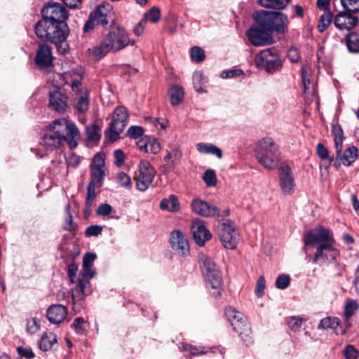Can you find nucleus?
Instances as JSON below:
<instances>
[{"mask_svg":"<svg viewBox=\"0 0 359 359\" xmlns=\"http://www.w3.org/2000/svg\"><path fill=\"white\" fill-rule=\"evenodd\" d=\"M265 288V279L263 276L259 277L255 288V294L258 297H262L264 294Z\"/></svg>","mask_w":359,"mask_h":359,"instance_id":"56","label":"nucleus"},{"mask_svg":"<svg viewBox=\"0 0 359 359\" xmlns=\"http://www.w3.org/2000/svg\"><path fill=\"white\" fill-rule=\"evenodd\" d=\"M96 257V255L93 252L86 253L83 256V269L79 273L76 285L72 289V299L74 309L76 302L83 299L93 292L90 280L95 275V272L91 269V266Z\"/></svg>","mask_w":359,"mask_h":359,"instance_id":"3","label":"nucleus"},{"mask_svg":"<svg viewBox=\"0 0 359 359\" xmlns=\"http://www.w3.org/2000/svg\"><path fill=\"white\" fill-rule=\"evenodd\" d=\"M113 211V208L108 203H102L96 210L98 215L106 217L109 215Z\"/></svg>","mask_w":359,"mask_h":359,"instance_id":"52","label":"nucleus"},{"mask_svg":"<svg viewBox=\"0 0 359 359\" xmlns=\"http://www.w3.org/2000/svg\"><path fill=\"white\" fill-rule=\"evenodd\" d=\"M102 227L99 225H91L86 229V236H97L102 233Z\"/></svg>","mask_w":359,"mask_h":359,"instance_id":"58","label":"nucleus"},{"mask_svg":"<svg viewBox=\"0 0 359 359\" xmlns=\"http://www.w3.org/2000/svg\"><path fill=\"white\" fill-rule=\"evenodd\" d=\"M114 157L116 159V165H117L118 166L122 165L125 161L124 152L121 149H116L114 151Z\"/></svg>","mask_w":359,"mask_h":359,"instance_id":"62","label":"nucleus"},{"mask_svg":"<svg viewBox=\"0 0 359 359\" xmlns=\"http://www.w3.org/2000/svg\"><path fill=\"white\" fill-rule=\"evenodd\" d=\"M203 179L208 187H213L217 184L216 175L212 170H207L204 172Z\"/></svg>","mask_w":359,"mask_h":359,"instance_id":"47","label":"nucleus"},{"mask_svg":"<svg viewBox=\"0 0 359 359\" xmlns=\"http://www.w3.org/2000/svg\"><path fill=\"white\" fill-rule=\"evenodd\" d=\"M218 234L225 248L233 250L236 248L240 235L236 226L231 220L225 219L219 223Z\"/></svg>","mask_w":359,"mask_h":359,"instance_id":"10","label":"nucleus"},{"mask_svg":"<svg viewBox=\"0 0 359 359\" xmlns=\"http://www.w3.org/2000/svg\"><path fill=\"white\" fill-rule=\"evenodd\" d=\"M97 184L95 182H90L87 189L86 198L95 199V188Z\"/></svg>","mask_w":359,"mask_h":359,"instance_id":"64","label":"nucleus"},{"mask_svg":"<svg viewBox=\"0 0 359 359\" xmlns=\"http://www.w3.org/2000/svg\"><path fill=\"white\" fill-rule=\"evenodd\" d=\"M144 18L147 21L156 23L161 18V11L157 7H152L148 12L144 13Z\"/></svg>","mask_w":359,"mask_h":359,"instance_id":"45","label":"nucleus"},{"mask_svg":"<svg viewBox=\"0 0 359 359\" xmlns=\"http://www.w3.org/2000/svg\"><path fill=\"white\" fill-rule=\"evenodd\" d=\"M316 150H317V154L319 156V158H320L321 159H328L329 160V163L325 167V168H328L330 166L332 162L334 161V157L329 156V151H328L327 149L321 143H319L317 144Z\"/></svg>","mask_w":359,"mask_h":359,"instance_id":"43","label":"nucleus"},{"mask_svg":"<svg viewBox=\"0 0 359 359\" xmlns=\"http://www.w3.org/2000/svg\"><path fill=\"white\" fill-rule=\"evenodd\" d=\"M104 159L99 154H96L90 166V182H95L97 187H100L102 185L104 176Z\"/></svg>","mask_w":359,"mask_h":359,"instance_id":"21","label":"nucleus"},{"mask_svg":"<svg viewBox=\"0 0 359 359\" xmlns=\"http://www.w3.org/2000/svg\"><path fill=\"white\" fill-rule=\"evenodd\" d=\"M305 320L302 318L290 317L288 320V327L292 332H299L302 329Z\"/></svg>","mask_w":359,"mask_h":359,"instance_id":"42","label":"nucleus"},{"mask_svg":"<svg viewBox=\"0 0 359 359\" xmlns=\"http://www.w3.org/2000/svg\"><path fill=\"white\" fill-rule=\"evenodd\" d=\"M130 43L128 35L124 28L113 26L101 43L95 48L94 55L103 57L109 51H118Z\"/></svg>","mask_w":359,"mask_h":359,"instance_id":"4","label":"nucleus"},{"mask_svg":"<svg viewBox=\"0 0 359 359\" xmlns=\"http://www.w3.org/2000/svg\"><path fill=\"white\" fill-rule=\"evenodd\" d=\"M197 151L201 154H213L218 158H222V150L217 146L213 145L210 143L200 142L196 144Z\"/></svg>","mask_w":359,"mask_h":359,"instance_id":"30","label":"nucleus"},{"mask_svg":"<svg viewBox=\"0 0 359 359\" xmlns=\"http://www.w3.org/2000/svg\"><path fill=\"white\" fill-rule=\"evenodd\" d=\"M67 166L76 168L81 162L80 157L74 153H70L66 158Z\"/></svg>","mask_w":359,"mask_h":359,"instance_id":"55","label":"nucleus"},{"mask_svg":"<svg viewBox=\"0 0 359 359\" xmlns=\"http://www.w3.org/2000/svg\"><path fill=\"white\" fill-rule=\"evenodd\" d=\"M290 283V278L287 274L278 276L276 280V286L280 290H285Z\"/></svg>","mask_w":359,"mask_h":359,"instance_id":"49","label":"nucleus"},{"mask_svg":"<svg viewBox=\"0 0 359 359\" xmlns=\"http://www.w3.org/2000/svg\"><path fill=\"white\" fill-rule=\"evenodd\" d=\"M342 149L338 154L336 151V159L334 165L338 168L341 165L346 166L351 165L357 158L358 150L355 146H351L346 149L344 154H341Z\"/></svg>","mask_w":359,"mask_h":359,"instance_id":"22","label":"nucleus"},{"mask_svg":"<svg viewBox=\"0 0 359 359\" xmlns=\"http://www.w3.org/2000/svg\"><path fill=\"white\" fill-rule=\"evenodd\" d=\"M161 149L160 144L155 140H149L148 147L146 153L156 154Z\"/></svg>","mask_w":359,"mask_h":359,"instance_id":"57","label":"nucleus"},{"mask_svg":"<svg viewBox=\"0 0 359 359\" xmlns=\"http://www.w3.org/2000/svg\"><path fill=\"white\" fill-rule=\"evenodd\" d=\"M74 105L75 109L81 114L85 113L89 107L88 92L85 90L76 93Z\"/></svg>","mask_w":359,"mask_h":359,"instance_id":"29","label":"nucleus"},{"mask_svg":"<svg viewBox=\"0 0 359 359\" xmlns=\"http://www.w3.org/2000/svg\"><path fill=\"white\" fill-rule=\"evenodd\" d=\"M193 238L198 246H204L206 241L212 238L211 232L206 228L205 223L199 219H194L191 225Z\"/></svg>","mask_w":359,"mask_h":359,"instance_id":"18","label":"nucleus"},{"mask_svg":"<svg viewBox=\"0 0 359 359\" xmlns=\"http://www.w3.org/2000/svg\"><path fill=\"white\" fill-rule=\"evenodd\" d=\"M246 35L248 40L255 46L269 45L273 41L272 35L269 30L258 25L250 28L247 31Z\"/></svg>","mask_w":359,"mask_h":359,"instance_id":"15","label":"nucleus"},{"mask_svg":"<svg viewBox=\"0 0 359 359\" xmlns=\"http://www.w3.org/2000/svg\"><path fill=\"white\" fill-rule=\"evenodd\" d=\"M192 210L203 217H219L220 211L215 205H211L207 202L199 198H196L191 202Z\"/></svg>","mask_w":359,"mask_h":359,"instance_id":"20","label":"nucleus"},{"mask_svg":"<svg viewBox=\"0 0 359 359\" xmlns=\"http://www.w3.org/2000/svg\"><path fill=\"white\" fill-rule=\"evenodd\" d=\"M41 327L40 320L36 318H31L27 322V331L30 334L37 332Z\"/></svg>","mask_w":359,"mask_h":359,"instance_id":"46","label":"nucleus"},{"mask_svg":"<svg viewBox=\"0 0 359 359\" xmlns=\"http://www.w3.org/2000/svg\"><path fill=\"white\" fill-rule=\"evenodd\" d=\"M127 134L131 138L137 139L142 135L143 128L137 126H131L128 128Z\"/></svg>","mask_w":359,"mask_h":359,"instance_id":"53","label":"nucleus"},{"mask_svg":"<svg viewBox=\"0 0 359 359\" xmlns=\"http://www.w3.org/2000/svg\"><path fill=\"white\" fill-rule=\"evenodd\" d=\"M279 185L284 194H292L295 187L294 177L291 168L282 165L278 169Z\"/></svg>","mask_w":359,"mask_h":359,"instance_id":"16","label":"nucleus"},{"mask_svg":"<svg viewBox=\"0 0 359 359\" xmlns=\"http://www.w3.org/2000/svg\"><path fill=\"white\" fill-rule=\"evenodd\" d=\"M243 71L241 69H231V70H224L221 74V77L222 79H228V78H234L243 74Z\"/></svg>","mask_w":359,"mask_h":359,"instance_id":"59","label":"nucleus"},{"mask_svg":"<svg viewBox=\"0 0 359 359\" xmlns=\"http://www.w3.org/2000/svg\"><path fill=\"white\" fill-rule=\"evenodd\" d=\"M258 25L266 28L272 34H283L288 31L290 20L286 14L280 11H257L254 16Z\"/></svg>","mask_w":359,"mask_h":359,"instance_id":"5","label":"nucleus"},{"mask_svg":"<svg viewBox=\"0 0 359 359\" xmlns=\"http://www.w3.org/2000/svg\"><path fill=\"white\" fill-rule=\"evenodd\" d=\"M358 309L359 306L357 300L353 299H347L346 300L343 312V319L346 329L351 327V323L350 320Z\"/></svg>","mask_w":359,"mask_h":359,"instance_id":"27","label":"nucleus"},{"mask_svg":"<svg viewBox=\"0 0 359 359\" xmlns=\"http://www.w3.org/2000/svg\"><path fill=\"white\" fill-rule=\"evenodd\" d=\"M63 136L60 133H57V129L53 127V123L48 127V132L43 136L40 142L39 150L43 152H36L39 158H43L47 153L59 148L63 143Z\"/></svg>","mask_w":359,"mask_h":359,"instance_id":"11","label":"nucleus"},{"mask_svg":"<svg viewBox=\"0 0 359 359\" xmlns=\"http://www.w3.org/2000/svg\"><path fill=\"white\" fill-rule=\"evenodd\" d=\"M358 22V18L348 12L339 13L334 20L335 27L340 30H350L355 27Z\"/></svg>","mask_w":359,"mask_h":359,"instance_id":"23","label":"nucleus"},{"mask_svg":"<svg viewBox=\"0 0 359 359\" xmlns=\"http://www.w3.org/2000/svg\"><path fill=\"white\" fill-rule=\"evenodd\" d=\"M289 0H258L260 6L265 8L283 10L288 4Z\"/></svg>","mask_w":359,"mask_h":359,"instance_id":"35","label":"nucleus"},{"mask_svg":"<svg viewBox=\"0 0 359 359\" xmlns=\"http://www.w3.org/2000/svg\"><path fill=\"white\" fill-rule=\"evenodd\" d=\"M128 113L126 107H117L114 111L112 120L109 126V134L108 135L111 140H116L119 135L123 131L128 123Z\"/></svg>","mask_w":359,"mask_h":359,"instance_id":"13","label":"nucleus"},{"mask_svg":"<svg viewBox=\"0 0 359 359\" xmlns=\"http://www.w3.org/2000/svg\"><path fill=\"white\" fill-rule=\"evenodd\" d=\"M225 315L233 330L238 333L245 345L250 346L252 344L253 340L251 336L250 327L245 316L232 307L226 309Z\"/></svg>","mask_w":359,"mask_h":359,"instance_id":"8","label":"nucleus"},{"mask_svg":"<svg viewBox=\"0 0 359 359\" xmlns=\"http://www.w3.org/2000/svg\"><path fill=\"white\" fill-rule=\"evenodd\" d=\"M339 324L340 320L339 318L334 317H326L320 320L318 328L319 330H327L329 328L335 329L339 325Z\"/></svg>","mask_w":359,"mask_h":359,"instance_id":"37","label":"nucleus"},{"mask_svg":"<svg viewBox=\"0 0 359 359\" xmlns=\"http://www.w3.org/2000/svg\"><path fill=\"white\" fill-rule=\"evenodd\" d=\"M191 57L192 60L195 62H202L205 57V52L201 48L194 46L191 48Z\"/></svg>","mask_w":359,"mask_h":359,"instance_id":"50","label":"nucleus"},{"mask_svg":"<svg viewBox=\"0 0 359 359\" xmlns=\"http://www.w3.org/2000/svg\"><path fill=\"white\" fill-rule=\"evenodd\" d=\"M67 315V307L59 304L50 306L46 311L47 318L53 324L61 323L66 318Z\"/></svg>","mask_w":359,"mask_h":359,"instance_id":"24","label":"nucleus"},{"mask_svg":"<svg viewBox=\"0 0 359 359\" xmlns=\"http://www.w3.org/2000/svg\"><path fill=\"white\" fill-rule=\"evenodd\" d=\"M332 13L330 10L324 11V13L320 16L318 22V29L320 32H323L327 28L332 22Z\"/></svg>","mask_w":359,"mask_h":359,"instance_id":"38","label":"nucleus"},{"mask_svg":"<svg viewBox=\"0 0 359 359\" xmlns=\"http://www.w3.org/2000/svg\"><path fill=\"white\" fill-rule=\"evenodd\" d=\"M36 64L41 67H49L52 65L53 56L50 48L46 44L39 46L35 58Z\"/></svg>","mask_w":359,"mask_h":359,"instance_id":"25","label":"nucleus"},{"mask_svg":"<svg viewBox=\"0 0 359 359\" xmlns=\"http://www.w3.org/2000/svg\"><path fill=\"white\" fill-rule=\"evenodd\" d=\"M182 153L178 148H174L170 151H168L164 156V161L166 165L171 169H174L180 163Z\"/></svg>","mask_w":359,"mask_h":359,"instance_id":"28","label":"nucleus"},{"mask_svg":"<svg viewBox=\"0 0 359 359\" xmlns=\"http://www.w3.org/2000/svg\"><path fill=\"white\" fill-rule=\"evenodd\" d=\"M160 208L163 210L169 212H176L180 208V203L178 198L175 195H170L167 198H163L160 203Z\"/></svg>","mask_w":359,"mask_h":359,"instance_id":"33","label":"nucleus"},{"mask_svg":"<svg viewBox=\"0 0 359 359\" xmlns=\"http://www.w3.org/2000/svg\"><path fill=\"white\" fill-rule=\"evenodd\" d=\"M170 240L172 248L180 255L186 256L189 254L188 240L182 231H172L170 233Z\"/></svg>","mask_w":359,"mask_h":359,"instance_id":"19","label":"nucleus"},{"mask_svg":"<svg viewBox=\"0 0 359 359\" xmlns=\"http://www.w3.org/2000/svg\"><path fill=\"white\" fill-rule=\"evenodd\" d=\"M66 218L65 224L63 226L64 229L68 231H73L75 229V224L73 222V216L70 211V205L67 204L65 208Z\"/></svg>","mask_w":359,"mask_h":359,"instance_id":"41","label":"nucleus"},{"mask_svg":"<svg viewBox=\"0 0 359 359\" xmlns=\"http://www.w3.org/2000/svg\"><path fill=\"white\" fill-rule=\"evenodd\" d=\"M77 270L78 266L74 263H72L68 266V276L72 283H75L74 280L76 276Z\"/></svg>","mask_w":359,"mask_h":359,"instance_id":"60","label":"nucleus"},{"mask_svg":"<svg viewBox=\"0 0 359 359\" xmlns=\"http://www.w3.org/2000/svg\"><path fill=\"white\" fill-rule=\"evenodd\" d=\"M53 127L57 129V133L62 135L63 140L68 143L70 148L77 146L76 139L79 132L74 124H68L65 119H58L53 122Z\"/></svg>","mask_w":359,"mask_h":359,"instance_id":"14","label":"nucleus"},{"mask_svg":"<svg viewBox=\"0 0 359 359\" xmlns=\"http://www.w3.org/2000/svg\"><path fill=\"white\" fill-rule=\"evenodd\" d=\"M67 97L61 92L55 90L50 93L49 105L55 111L58 112L64 111L67 107Z\"/></svg>","mask_w":359,"mask_h":359,"instance_id":"26","label":"nucleus"},{"mask_svg":"<svg viewBox=\"0 0 359 359\" xmlns=\"http://www.w3.org/2000/svg\"><path fill=\"white\" fill-rule=\"evenodd\" d=\"M18 351L20 355L23 357H25L28 359L32 358L34 356V353L31 348H24V347H18Z\"/></svg>","mask_w":359,"mask_h":359,"instance_id":"63","label":"nucleus"},{"mask_svg":"<svg viewBox=\"0 0 359 359\" xmlns=\"http://www.w3.org/2000/svg\"><path fill=\"white\" fill-rule=\"evenodd\" d=\"M206 82L205 77L201 72H195L193 75V83L195 90L199 93H205L203 84Z\"/></svg>","mask_w":359,"mask_h":359,"instance_id":"39","label":"nucleus"},{"mask_svg":"<svg viewBox=\"0 0 359 359\" xmlns=\"http://www.w3.org/2000/svg\"><path fill=\"white\" fill-rule=\"evenodd\" d=\"M156 175V170L147 161H141L134 180L137 189L140 191H146L151 184Z\"/></svg>","mask_w":359,"mask_h":359,"instance_id":"12","label":"nucleus"},{"mask_svg":"<svg viewBox=\"0 0 359 359\" xmlns=\"http://www.w3.org/2000/svg\"><path fill=\"white\" fill-rule=\"evenodd\" d=\"M344 355L346 359H356L358 356V351L353 345H348L344 351Z\"/></svg>","mask_w":359,"mask_h":359,"instance_id":"54","label":"nucleus"},{"mask_svg":"<svg viewBox=\"0 0 359 359\" xmlns=\"http://www.w3.org/2000/svg\"><path fill=\"white\" fill-rule=\"evenodd\" d=\"M255 153L258 162L266 169L275 168L280 161L278 146L271 137L259 140Z\"/></svg>","mask_w":359,"mask_h":359,"instance_id":"6","label":"nucleus"},{"mask_svg":"<svg viewBox=\"0 0 359 359\" xmlns=\"http://www.w3.org/2000/svg\"><path fill=\"white\" fill-rule=\"evenodd\" d=\"M84 323V319L79 317L74 319L72 326L75 329L76 333L81 334L83 332V325Z\"/></svg>","mask_w":359,"mask_h":359,"instance_id":"61","label":"nucleus"},{"mask_svg":"<svg viewBox=\"0 0 359 359\" xmlns=\"http://www.w3.org/2000/svg\"><path fill=\"white\" fill-rule=\"evenodd\" d=\"M108 11L104 5L97 6L96 10L90 14L88 20L83 27V31L87 32L96 25H100L104 27L108 25Z\"/></svg>","mask_w":359,"mask_h":359,"instance_id":"17","label":"nucleus"},{"mask_svg":"<svg viewBox=\"0 0 359 359\" xmlns=\"http://www.w3.org/2000/svg\"><path fill=\"white\" fill-rule=\"evenodd\" d=\"M41 14L42 19L34 26L36 35L56 46L63 43L69 35L66 8L59 3L48 4L42 8Z\"/></svg>","mask_w":359,"mask_h":359,"instance_id":"1","label":"nucleus"},{"mask_svg":"<svg viewBox=\"0 0 359 359\" xmlns=\"http://www.w3.org/2000/svg\"><path fill=\"white\" fill-rule=\"evenodd\" d=\"M198 263L208 286L210 287L211 294L217 297L221 294L222 278L219 269L215 262L208 255L201 254Z\"/></svg>","mask_w":359,"mask_h":359,"instance_id":"7","label":"nucleus"},{"mask_svg":"<svg viewBox=\"0 0 359 359\" xmlns=\"http://www.w3.org/2000/svg\"><path fill=\"white\" fill-rule=\"evenodd\" d=\"M305 247L317 245L313 262L322 265L334 261L340 255L335 247L333 233L323 227H316L306 233L303 238Z\"/></svg>","mask_w":359,"mask_h":359,"instance_id":"2","label":"nucleus"},{"mask_svg":"<svg viewBox=\"0 0 359 359\" xmlns=\"http://www.w3.org/2000/svg\"><path fill=\"white\" fill-rule=\"evenodd\" d=\"M346 46L350 52H359V34L352 32L346 36Z\"/></svg>","mask_w":359,"mask_h":359,"instance_id":"36","label":"nucleus"},{"mask_svg":"<svg viewBox=\"0 0 359 359\" xmlns=\"http://www.w3.org/2000/svg\"><path fill=\"white\" fill-rule=\"evenodd\" d=\"M168 95L172 106L180 104L184 99V93L183 88L178 85L172 86L168 90Z\"/></svg>","mask_w":359,"mask_h":359,"instance_id":"31","label":"nucleus"},{"mask_svg":"<svg viewBox=\"0 0 359 359\" xmlns=\"http://www.w3.org/2000/svg\"><path fill=\"white\" fill-rule=\"evenodd\" d=\"M255 63L268 74H273L281 70L283 62L278 53L272 48L262 50L255 57Z\"/></svg>","mask_w":359,"mask_h":359,"instance_id":"9","label":"nucleus"},{"mask_svg":"<svg viewBox=\"0 0 359 359\" xmlns=\"http://www.w3.org/2000/svg\"><path fill=\"white\" fill-rule=\"evenodd\" d=\"M341 4L348 12L355 13L359 11V0H341Z\"/></svg>","mask_w":359,"mask_h":359,"instance_id":"44","label":"nucleus"},{"mask_svg":"<svg viewBox=\"0 0 359 359\" xmlns=\"http://www.w3.org/2000/svg\"><path fill=\"white\" fill-rule=\"evenodd\" d=\"M117 182L121 187L129 188L131 187L132 182L129 175L125 172H119L117 175Z\"/></svg>","mask_w":359,"mask_h":359,"instance_id":"51","label":"nucleus"},{"mask_svg":"<svg viewBox=\"0 0 359 359\" xmlns=\"http://www.w3.org/2000/svg\"><path fill=\"white\" fill-rule=\"evenodd\" d=\"M57 342V337L52 332H46L43 334L39 341V348L43 351H48Z\"/></svg>","mask_w":359,"mask_h":359,"instance_id":"32","label":"nucleus"},{"mask_svg":"<svg viewBox=\"0 0 359 359\" xmlns=\"http://www.w3.org/2000/svg\"><path fill=\"white\" fill-rule=\"evenodd\" d=\"M86 131L88 141H97L101 137L100 128L95 124L86 127Z\"/></svg>","mask_w":359,"mask_h":359,"instance_id":"40","label":"nucleus"},{"mask_svg":"<svg viewBox=\"0 0 359 359\" xmlns=\"http://www.w3.org/2000/svg\"><path fill=\"white\" fill-rule=\"evenodd\" d=\"M332 133L334 136V148L339 154L341 149H343L344 132L341 127L338 124L332 126Z\"/></svg>","mask_w":359,"mask_h":359,"instance_id":"34","label":"nucleus"},{"mask_svg":"<svg viewBox=\"0 0 359 359\" xmlns=\"http://www.w3.org/2000/svg\"><path fill=\"white\" fill-rule=\"evenodd\" d=\"M179 348L182 351L189 352L190 354H191L193 355H200V354H205L206 353V351H203L202 349L199 350V348H197L196 346H192V345L188 344H181L179 346Z\"/></svg>","mask_w":359,"mask_h":359,"instance_id":"48","label":"nucleus"}]
</instances>
